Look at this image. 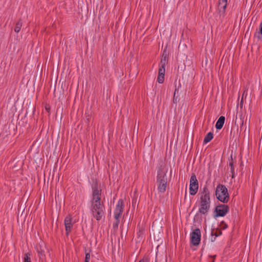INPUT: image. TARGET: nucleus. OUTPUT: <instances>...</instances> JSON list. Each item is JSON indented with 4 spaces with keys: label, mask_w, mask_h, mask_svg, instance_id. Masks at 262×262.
<instances>
[{
    "label": "nucleus",
    "mask_w": 262,
    "mask_h": 262,
    "mask_svg": "<svg viewBox=\"0 0 262 262\" xmlns=\"http://www.w3.org/2000/svg\"><path fill=\"white\" fill-rule=\"evenodd\" d=\"M92 198L91 200V212L94 218L98 221L104 217L105 207L101 201V190L97 184L92 186Z\"/></svg>",
    "instance_id": "nucleus-1"
},
{
    "label": "nucleus",
    "mask_w": 262,
    "mask_h": 262,
    "mask_svg": "<svg viewBox=\"0 0 262 262\" xmlns=\"http://www.w3.org/2000/svg\"><path fill=\"white\" fill-rule=\"evenodd\" d=\"M210 192L207 187L203 188V192L200 193L199 198V207L198 212L201 214H207L210 208Z\"/></svg>",
    "instance_id": "nucleus-2"
},
{
    "label": "nucleus",
    "mask_w": 262,
    "mask_h": 262,
    "mask_svg": "<svg viewBox=\"0 0 262 262\" xmlns=\"http://www.w3.org/2000/svg\"><path fill=\"white\" fill-rule=\"evenodd\" d=\"M215 195L220 201L224 203H227L229 200L227 188L225 185L222 184L217 185L215 190Z\"/></svg>",
    "instance_id": "nucleus-3"
},
{
    "label": "nucleus",
    "mask_w": 262,
    "mask_h": 262,
    "mask_svg": "<svg viewBox=\"0 0 262 262\" xmlns=\"http://www.w3.org/2000/svg\"><path fill=\"white\" fill-rule=\"evenodd\" d=\"M157 182L158 186L159 191L164 193L166 189L167 179L166 177V172L159 171L157 177Z\"/></svg>",
    "instance_id": "nucleus-4"
},
{
    "label": "nucleus",
    "mask_w": 262,
    "mask_h": 262,
    "mask_svg": "<svg viewBox=\"0 0 262 262\" xmlns=\"http://www.w3.org/2000/svg\"><path fill=\"white\" fill-rule=\"evenodd\" d=\"M199 189V182L195 174L192 173L190 179L189 193L191 195H194L198 192Z\"/></svg>",
    "instance_id": "nucleus-5"
},
{
    "label": "nucleus",
    "mask_w": 262,
    "mask_h": 262,
    "mask_svg": "<svg viewBox=\"0 0 262 262\" xmlns=\"http://www.w3.org/2000/svg\"><path fill=\"white\" fill-rule=\"evenodd\" d=\"M75 222L71 214H68L64 219V224L65 226L66 234L68 236L71 232Z\"/></svg>",
    "instance_id": "nucleus-6"
},
{
    "label": "nucleus",
    "mask_w": 262,
    "mask_h": 262,
    "mask_svg": "<svg viewBox=\"0 0 262 262\" xmlns=\"http://www.w3.org/2000/svg\"><path fill=\"white\" fill-rule=\"evenodd\" d=\"M124 201L122 199L118 200L114 210V218L120 219L124 210Z\"/></svg>",
    "instance_id": "nucleus-7"
},
{
    "label": "nucleus",
    "mask_w": 262,
    "mask_h": 262,
    "mask_svg": "<svg viewBox=\"0 0 262 262\" xmlns=\"http://www.w3.org/2000/svg\"><path fill=\"white\" fill-rule=\"evenodd\" d=\"M201 233L199 229L196 228L193 230L191 233V243L194 245H198L201 241Z\"/></svg>",
    "instance_id": "nucleus-8"
},
{
    "label": "nucleus",
    "mask_w": 262,
    "mask_h": 262,
    "mask_svg": "<svg viewBox=\"0 0 262 262\" xmlns=\"http://www.w3.org/2000/svg\"><path fill=\"white\" fill-rule=\"evenodd\" d=\"M229 210V207L227 205L222 204L218 205L215 208L216 216H224Z\"/></svg>",
    "instance_id": "nucleus-9"
},
{
    "label": "nucleus",
    "mask_w": 262,
    "mask_h": 262,
    "mask_svg": "<svg viewBox=\"0 0 262 262\" xmlns=\"http://www.w3.org/2000/svg\"><path fill=\"white\" fill-rule=\"evenodd\" d=\"M228 0H219V10L220 15L224 14L225 13Z\"/></svg>",
    "instance_id": "nucleus-10"
},
{
    "label": "nucleus",
    "mask_w": 262,
    "mask_h": 262,
    "mask_svg": "<svg viewBox=\"0 0 262 262\" xmlns=\"http://www.w3.org/2000/svg\"><path fill=\"white\" fill-rule=\"evenodd\" d=\"M165 69H159L157 81L159 83H163L165 79Z\"/></svg>",
    "instance_id": "nucleus-11"
},
{
    "label": "nucleus",
    "mask_w": 262,
    "mask_h": 262,
    "mask_svg": "<svg viewBox=\"0 0 262 262\" xmlns=\"http://www.w3.org/2000/svg\"><path fill=\"white\" fill-rule=\"evenodd\" d=\"M225 120V118L224 116H221L219 118L215 124V127L217 129H221L223 127Z\"/></svg>",
    "instance_id": "nucleus-12"
},
{
    "label": "nucleus",
    "mask_w": 262,
    "mask_h": 262,
    "mask_svg": "<svg viewBox=\"0 0 262 262\" xmlns=\"http://www.w3.org/2000/svg\"><path fill=\"white\" fill-rule=\"evenodd\" d=\"M167 61H168V57L167 56V55L165 54H163V56H162V58L161 60V61H160V66H159V69H165V66H166V64L167 63Z\"/></svg>",
    "instance_id": "nucleus-13"
},
{
    "label": "nucleus",
    "mask_w": 262,
    "mask_h": 262,
    "mask_svg": "<svg viewBox=\"0 0 262 262\" xmlns=\"http://www.w3.org/2000/svg\"><path fill=\"white\" fill-rule=\"evenodd\" d=\"M213 138V134L212 132H209L205 137L203 143L206 144L210 142Z\"/></svg>",
    "instance_id": "nucleus-14"
},
{
    "label": "nucleus",
    "mask_w": 262,
    "mask_h": 262,
    "mask_svg": "<svg viewBox=\"0 0 262 262\" xmlns=\"http://www.w3.org/2000/svg\"><path fill=\"white\" fill-rule=\"evenodd\" d=\"M21 27L22 22L20 20L18 21L16 24V26L14 28V31L16 33H18L20 31Z\"/></svg>",
    "instance_id": "nucleus-15"
},
{
    "label": "nucleus",
    "mask_w": 262,
    "mask_h": 262,
    "mask_svg": "<svg viewBox=\"0 0 262 262\" xmlns=\"http://www.w3.org/2000/svg\"><path fill=\"white\" fill-rule=\"evenodd\" d=\"M229 166L230 167V172L232 174L231 177L232 178H234L235 177V171L233 162H230Z\"/></svg>",
    "instance_id": "nucleus-16"
},
{
    "label": "nucleus",
    "mask_w": 262,
    "mask_h": 262,
    "mask_svg": "<svg viewBox=\"0 0 262 262\" xmlns=\"http://www.w3.org/2000/svg\"><path fill=\"white\" fill-rule=\"evenodd\" d=\"M29 253H26L24 257L23 262H31V258Z\"/></svg>",
    "instance_id": "nucleus-17"
},
{
    "label": "nucleus",
    "mask_w": 262,
    "mask_h": 262,
    "mask_svg": "<svg viewBox=\"0 0 262 262\" xmlns=\"http://www.w3.org/2000/svg\"><path fill=\"white\" fill-rule=\"evenodd\" d=\"M115 219V221L114 222V223L113 224V227L114 229H117L119 226V224L120 223V219Z\"/></svg>",
    "instance_id": "nucleus-18"
},
{
    "label": "nucleus",
    "mask_w": 262,
    "mask_h": 262,
    "mask_svg": "<svg viewBox=\"0 0 262 262\" xmlns=\"http://www.w3.org/2000/svg\"><path fill=\"white\" fill-rule=\"evenodd\" d=\"M90 258H91L90 254L89 253H86L84 262H90Z\"/></svg>",
    "instance_id": "nucleus-19"
},
{
    "label": "nucleus",
    "mask_w": 262,
    "mask_h": 262,
    "mask_svg": "<svg viewBox=\"0 0 262 262\" xmlns=\"http://www.w3.org/2000/svg\"><path fill=\"white\" fill-rule=\"evenodd\" d=\"M222 225H223V226L222 227V228L223 229H226L228 227L227 225L225 223H224V222H222L221 223V226H222Z\"/></svg>",
    "instance_id": "nucleus-20"
},
{
    "label": "nucleus",
    "mask_w": 262,
    "mask_h": 262,
    "mask_svg": "<svg viewBox=\"0 0 262 262\" xmlns=\"http://www.w3.org/2000/svg\"><path fill=\"white\" fill-rule=\"evenodd\" d=\"M259 27H260V34L262 35V23H260Z\"/></svg>",
    "instance_id": "nucleus-21"
},
{
    "label": "nucleus",
    "mask_w": 262,
    "mask_h": 262,
    "mask_svg": "<svg viewBox=\"0 0 262 262\" xmlns=\"http://www.w3.org/2000/svg\"><path fill=\"white\" fill-rule=\"evenodd\" d=\"M139 262H145V260L144 259H141L140 260Z\"/></svg>",
    "instance_id": "nucleus-22"
},
{
    "label": "nucleus",
    "mask_w": 262,
    "mask_h": 262,
    "mask_svg": "<svg viewBox=\"0 0 262 262\" xmlns=\"http://www.w3.org/2000/svg\"><path fill=\"white\" fill-rule=\"evenodd\" d=\"M176 91H177V89L175 90V92H174V97L175 96Z\"/></svg>",
    "instance_id": "nucleus-23"
},
{
    "label": "nucleus",
    "mask_w": 262,
    "mask_h": 262,
    "mask_svg": "<svg viewBox=\"0 0 262 262\" xmlns=\"http://www.w3.org/2000/svg\"><path fill=\"white\" fill-rule=\"evenodd\" d=\"M215 256H216L215 255H214V256H213V258H215Z\"/></svg>",
    "instance_id": "nucleus-24"
},
{
    "label": "nucleus",
    "mask_w": 262,
    "mask_h": 262,
    "mask_svg": "<svg viewBox=\"0 0 262 262\" xmlns=\"http://www.w3.org/2000/svg\"><path fill=\"white\" fill-rule=\"evenodd\" d=\"M175 101H176V99L174 98V102H175Z\"/></svg>",
    "instance_id": "nucleus-25"
},
{
    "label": "nucleus",
    "mask_w": 262,
    "mask_h": 262,
    "mask_svg": "<svg viewBox=\"0 0 262 262\" xmlns=\"http://www.w3.org/2000/svg\"><path fill=\"white\" fill-rule=\"evenodd\" d=\"M211 262H214V260H213V261H211Z\"/></svg>",
    "instance_id": "nucleus-26"
}]
</instances>
